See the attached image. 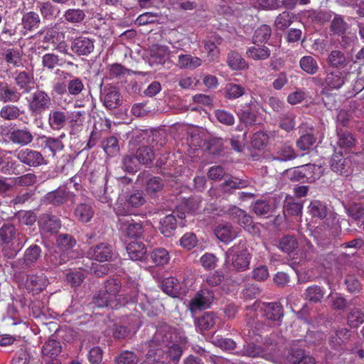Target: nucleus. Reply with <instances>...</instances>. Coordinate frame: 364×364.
Masks as SVG:
<instances>
[{
    "instance_id": "e433bc0d",
    "label": "nucleus",
    "mask_w": 364,
    "mask_h": 364,
    "mask_svg": "<svg viewBox=\"0 0 364 364\" xmlns=\"http://www.w3.org/2000/svg\"><path fill=\"white\" fill-rule=\"evenodd\" d=\"M1 252L3 256L9 259H14L23 247L21 239L8 243H1Z\"/></svg>"
},
{
    "instance_id": "37998d69",
    "label": "nucleus",
    "mask_w": 364,
    "mask_h": 364,
    "mask_svg": "<svg viewBox=\"0 0 364 364\" xmlns=\"http://www.w3.org/2000/svg\"><path fill=\"white\" fill-rule=\"evenodd\" d=\"M15 226L11 223H4L0 228V240L1 243H8L21 239Z\"/></svg>"
},
{
    "instance_id": "9b49d317",
    "label": "nucleus",
    "mask_w": 364,
    "mask_h": 364,
    "mask_svg": "<svg viewBox=\"0 0 364 364\" xmlns=\"http://www.w3.org/2000/svg\"><path fill=\"white\" fill-rule=\"evenodd\" d=\"M348 73L338 70H326L322 86L328 91L341 89L347 80Z\"/></svg>"
},
{
    "instance_id": "cd10ccee",
    "label": "nucleus",
    "mask_w": 364,
    "mask_h": 364,
    "mask_svg": "<svg viewBox=\"0 0 364 364\" xmlns=\"http://www.w3.org/2000/svg\"><path fill=\"white\" fill-rule=\"evenodd\" d=\"M24 114L25 110L14 103H6L0 109V117L4 121L21 119V116Z\"/></svg>"
},
{
    "instance_id": "4d7b16f0",
    "label": "nucleus",
    "mask_w": 364,
    "mask_h": 364,
    "mask_svg": "<svg viewBox=\"0 0 364 364\" xmlns=\"http://www.w3.org/2000/svg\"><path fill=\"white\" fill-rule=\"evenodd\" d=\"M271 34V28L267 25H262L255 31L252 36V43L255 45L265 43L270 38Z\"/></svg>"
},
{
    "instance_id": "c756f323",
    "label": "nucleus",
    "mask_w": 364,
    "mask_h": 364,
    "mask_svg": "<svg viewBox=\"0 0 364 364\" xmlns=\"http://www.w3.org/2000/svg\"><path fill=\"white\" fill-rule=\"evenodd\" d=\"M113 255L112 246L108 243L97 245L92 251V259L100 262L111 260Z\"/></svg>"
},
{
    "instance_id": "69168bd1",
    "label": "nucleus",
    "mask_w": 364,
    "mask_h": 364,
    "mask_svg": "<svg viewBox=\"0 0 364 364\" xmlns=\"http://www.w3.org/2000/svg\"><path fill=\"white\" fill-rule=\"evenodd\" d=\"M139 361L138 355L131 350H123L114 358L116 364H137Z\"/></svg>"
},
{
    "instance_id": "ea45409f",
    "label": "nucleus",
    "mask_w": 364,
    "mask_h": 364,
    "mask_svg": "<svg viewBox=\"0 0 364 364\" xmlns=\"http://www.w3.org/2000/svg\"><path fill=\"white\" fill-rule=\"evenodd\" d=\"M202 65V60L196 56L189 54H181L178 55L177 65L181 69L193 70Z\"/></svg>"
},
{
    "instance_id": "0e129e2a",
    "label": "nucleus",
    "mask_w": 364,
    "mask_h": 364,
    "mask_svg": "<svg viewBox=\"0 0 364 364\" xmlns=\"http://www.w3.org/2000/svg\"><path fill=\"white\" fill-rule=\"evenodd\" d=\"M346 213L355 221H359L364 218V203H353L346 207Z\"/></svg>"
},
{
    "instance_id": "f8f14e48",
    "label": "nucleus",
    "mask_w": 364,
    "mask_h": 364,
    "mask_svg": "<svg viewBox=\"0 0 364 364\" xmlns=\"http://www.w3.org/2000/svg\"><path fill=\"white\" fill-rule=\"evenodd\" d=\"M75 194L67 190L65 187H59L57 189L47 193L44 198V202L55 206H60L68 201L75 203Z\"/></svg>"
},
{
    "instance_id": "3c124183",
    "label": "nucleus",
    "mask_w": 364,
    "mask_h": 364,
    "mask_svg": "<svg viewBox=\"0 0 364 364\" xmlns=\"http://www.w3.org/2000/svg\"><path fill=\"white\" fill-rule=\"evenodd\" d=\"M325 294V290L318 285L309 287L304 292L305 299L311 303L321 302Z\"/></svg>"
},
{
    "instance_id": "5701e85b",
    "label": "nucleus",
    "mask_w": 364,
    "mask_h": 364,
    "mask_svg": "<svg viewBox=\"0 0 364 364\" xmlns=\"http://www.w3.org/2000/svg\"><path fill=\"white\" fill-rule=\"evenodd\" d=\"M126 249L132 260L147 262L149 255H147L146 247L143 242L138 241L130 242Z\"/></svg>"
},
{
    "instance_id": "39448f33",
    "label": "nucleus",
    "mask_w": 364,
    "mask_h": 364,
    "mask_svg": "<svg viewBox=\"0 0 364 364\" xmlns=\"http://www.w3.org/2000/svg\"><path fill=\"white\" fill-rule=\"evenodd\" d=\"M42 255V250L40 246L33 244L29 246L23 252L22 257L14 261L11 264L13 269L21 271H29L34 269Z\"/></svg>"
},
{
    "instance_id": "bf43d9fd",
    "label": "nucleus",
    "mask_w": 364,
    "mask_h": 364,
    "mask_svg": "<svg viewBox=\"0 0 364 364\" xmlns=\"http://www.w3.org/2000/svg\"><path fill=\"white\" fill-rule=\"evenodd\" d=\"M252 207V211L258 216H266L273 210L271 200H257Z\"/></svg>"
},
{
    "instance_id": "a18cd8bd",
    "label": "nucleus",
    "mask_w": 364,
    "mask_h": 364,
    "mask_svg": "<svg viewBox=\"0 0 364 364\" xmlns=\"http://www.w3.org/2000/svg\"><path fill=\"white\" fill-rule=\"evenodd\" d=\"M66 120L65 113L60 110H52L48 116V124L53 130L62 129L65 126Z\"/></svg>"
},
{
    "instance_id": "b1692460",
    "label": "nucleus",
    "mask_w": 364,
    "mask_h": 364,
    "mask_svg": "<svg viewBox=\"0 0 364 364\" xmlns=\"http://www.w3.org/2000/svg\"><path fill=\"white\" fill-rule=\"evenodd\" d=\"M23 96V93L18 91L14 84L6 82L0 91V102L6 103H17Z\"/></svg>"
},
{
    "instance_id": "a878e982",
    "label": "nucleus",
    "mask_w": 364,
    "mask_h": 364,
    "mask_svg": "<svg viewBox=\"0 0 364 364\" xmlns=\"http://www.w3.org/2000/svg\"><path fill=\"white\" fill-rule=\"evenodd\" d=\"M330 22L329 34L331 36L343 35L350 29V25L342 15L334 13Z\"/></svg>"
},
{
    "instance_id": "393cba45",
    "label": "nucleus",
    "mask_w": 364,
    "mask_h": 364,
    "mask_svg": "<svg viewBox=\"0 0 364 364\" xmlns=\"http://www.w3.org/2000/svg\"><path fill=\"white\" fill-rule=\"evenodd\" d=\"M11 153V151L0 149V170L4 174H16L17 168L20 166L16 161L9 156Z\"/></svg>"
},
{
    "instance_id": "4468645a",
    "label": "nucleus",
    "mask_w": 364,
    "mask_h": 364,
    "mask_svg": "<svg viewBox=\"0 0 364 364\" xmlns=\"http://www.w3.org/2000/svg\"><path fill=\"white\" fill-rule=\"evenodd\" d=\"M14 85L18 91L23 93V95L30 93L35 85L33 73L26 70L16 71L14 77Z\"/></svg>"
},
{
    "instance_id": "13d9d810",
    "label": "nucleus",
    "mask_w": 364,
    "mask_h": 364,
    "mask_svg": "<svg viewBox=\"0 0 364 364\" xmlns=\"http://www.w3.org/2000/svg\"><path fill=\"white\" fill-rule=\"evenodd\" d=\"M61 352V346L60 342L54 339H50L45 342L42 347V353L43 355L54 358Z\"/></svg>"
},
{
    "instance_id": "603ef678",
    "label": "nucleus",
    "mask_w": 364,
    "mask_h": 364,
    "mask_svg": "<svg viewBox=\"0 0 364 364\" xmlns=\"http://www.w3.org/2000/svg\"><path fill=\"white\" fill-rule=\"evenodd\" d=\"M303 168L306 183L314 182L321 177L323 173L322 167L316 164H306L303 166Z\"/></svg>"
},
{
    "instance_id": "412c9836",
    "label": "nucleus",
    "mask_w": 364,
    "mask_h": 364,
    "mask_svg": "<svg viewBox=\"0 0 364 364\" xmlns=\"http://www.w3.org/2000/svg\"><path fill=\"white\" fill-rule=\"evenodd\" d=\"M297 154L291 145L285 143L276 147L271 153L269 159L272 161L286 162L296 159Z\"/></svg>"
},
{
    "instance_id": "aec40b11",
    "label": "nucleus",
    "mask_w": 364,
    "mask_h": 364,
    "mask_svg": "<svg viewBox=\"0 0 364 364\" xmlns=\"http://www.w3.org/2000/svg\"><path fill=\"white\" fill-rule=\"evenodd\" d=\"M287 360L291 364H316V359L301 348H291L287 353Z\"/></svg>"
},
{
    "instance_id": "774afa93",
    "label": "nucleus",
    "mask_w": 364,
    "mask_h": 364,
    "mask_svg": "<svg viewBox=\"0 0 364 364\" xmlns=\"http://www.w3.org/2000/svg\"><path fill=\"white\" fill-rule=\"evenodd\" d=\"M269 136L264 131L255 132L251 139V145L254 149L260 150L268 143Z\"/></svg>"
},
{
    "instance_id": "052dcab7",
    "label": "nucleus",
    "mask_w": 364,
    "mask_h": 364,
    "mask_svg": "<svg viewBox=\"0 0 364 364\" xmlns=\"http://www.w3.org/2000/svg\"><path fill=\"white\" fill-rule=\"evenodd\" d=\"M2 57L7 64L14 67H18L21 63V55L17 48L6 49L2 53Z\"/></svg>"
},
{
    "instance_id": "6e6d98bb",
    "label": "nucleus",
    "mask_w": 364,
    "mask_h": 364,
    "mask_svg": "<svg viewBox=\"0 0 364 364\" xmlns=\"http://www.w3.org/2000/svg\"><path fill=\"white\" fill-rule=\"evenodd\" d=\"M278 247L282 252L291 254L298 248V242L295 237L285 235L279 240Z\"/></svg>"
},
{
    "instance_id": "79ce46f5",
    "label": "nucleus",
    "mask_w": 364,
    "mask_h": 364,
    "mask_svg": "<svg viewBox=\"0 0 364 364\" xmlns=\"http://www.w3.org/2000/svg\"><path fill=\"white\" fill-rule=\"evenodd\" d=\"M247 55L248 58L255 60H264L267 59L271 55V50L266 46L255 45L250 47L247 50Z\"/></svg>"
},
{
    "instance_id": "58836bf2",
    "label": "nucleus",
    "mask_w": 364,
    "mask_h": 364,
    "mask_svg": "<svg viewBox=\"0 0 364 364\" xmlns=\"http://www.w3.org/2000/svg\"><path fill=\"white\" fill-rule=\"evenodd\" d=\"M313 236L317 245L323 249H331L334 246L333 239L327 235L326 231L321 226L316 228L313 232Z\"/></svg>"
},
{
    "instance_id": "72a5a7b5",
    "label": "nucleus",
    "mask_w": 364,
    "mask_h": 364,
    "mask_svg": "<svg viewBox=\"0 0 364 364\" xmlns=\"http://www.w3.org/2000/svg\"><path fill=\"white\" fill-rule=\"evenodd\" d=\"M246 92L247 88L244 85L235 82L227 83L224 88L225 97L230 100H236L243 96Z\"/></svg>"
},
{
    "instance_id": "f03ea898",
    "label": "nucleus",
    "mask_w": 364,
    "mask_h": 364,
    "mask_svg": "<svg viewBox=\"0 0 364 364\" xmlns=\"http://www.w3.org/2000/svg\"><path fill=\"white\" fill-rule=\"evenodd\" d=\"M262 302L257 300L252 305L246 306V328L243 330L244 334L255 341L258 342V338L261 337V333L264 331L267 326L257 318L256 311L259 309L262 312Z\"/></svg>"
},
{
    "instance_id": "8fccbe9b",
    "label": "nucleus",
    "mask_w": 364,
    "mask_h": 364,
    "mask_svg": "<svg viewBox=\"0 0 364 364\" xmlns=\"http://www.w3.org/2000/svg\"><path fill=\"white\" fill-rule=\"evenodd\" d=\"M152 262L156 266H164L170 260L168 252L164 247L154 249L149 255Z\"/></svg>"
},
{
    "instance_id": "423d86ee",
    "label": "nucleus",
    "mask_w": 364,
    "mask_h": 364,
    "mask_svg": "<svg viewBox=\"0 0 364 364\" xmlns=\"http://www.w3.org/2000/svg\"><path fill=\"white\" fill-rule=\"evenodd\" d=\"M15 156L20 163L29 168H38L48 164L41 151L28 147L17 149Z\"/></svg>"
},
{
    "instance_id": "4be33fe9",
    "label": "nucleus",
    "mask_w": 364,
    "mask_h": 364,
    "mask_svg": "<svg viewBox=\"0 0 364 364\" xmlns=\"http://www.w3.org/2000/svg\"><path fill=\"white\" fill-rule=\"evenodd\" d=\"M38 226L41 231L55 233L61 227L60 220L51 214H42L38 218Z\"/></svg>"
},
{
    "instance_id": "2f4dec72",
    "label": "nucleus",
    "mask_w": 364,
    "mask_h": 364,
    "mask_svg": "<svg viewBox=\"0 0 364 364\" xmlns=\"http://www.w3.org/2000/svg\"><path fill=\"white\" fill-rule=\"evenodd\" d=\"M173 212L166 215L160 220L159 229L165 237L171 236L177 227V220Z\"/></svg>"
},
{
    "instance_id": "c9c22d12",
    "label": "nucleus",
    "mask_w": 364,
    "mask_h": 364,
    "mask_svg": "<svg viewBox=\"0 0 364 364\" xmlns=\"http://www.w3.org/2000/svg\"><path fill=\"white\" fill-rule=\"evenodd\" d=\"M42 34L43 35V42L47 43V46L45 47L46 48H49V45L56 46L64 40L63 33L54 28L46 29L42 32Z\"/></svg>"
},
{
    "instance_id": "a211bd4d",
    "label": "nucleus",
    "mask_w": 364,
    "mask_h": 364,
    "mask_svg": "<svg viewBox=\"0 0 364 364\" xmlns=\"http://www.w3.org/2000/svg\"><path fill=\"white\" fill-rule=\"evenodd\" d=\"M220 318L213 311L205 312L195 320L196 331L200 333L214 329Z\"/></svg>"
},
{
    "instance_id": "f3484780",
    "label": "nucleus",
    "mask_w": 364,
    "mask_h": 364,
    "mask_svg": "<svg viewBox=\"0 0 364 364\" xmlns=\"http://www.w3.org/2000/svg\"><path fill=\"white\" fill-rule=\"evenodd\" d=\"M100 100L104 105L109 109H116L122 103V97L116 87H105L101 90Z\"/></svg>"
},
{
    "instance_id": "2eb2a0df",
    "label": "nucleus",
    "mask_w": 364,
    "mask_h": 364,
    "mask_svg": "<svg viewBox=\"0 0 364 364\" xmlns=\"http://www.w3.org/2000/svg\"><path fill=\"white\" fill-rule=\"evenodd\" d=\"M118 300L122 297L124 300L123 304L128 303H138L139 299H140L141 303H139V305L142 309H146L149 306V303L148 301L146 303L143 302L144 295H139L137 284L134 282H132L127 286H124L122 289V293L118 295Z\"/></svg>"
},
{
    "instance_id": "7ed1b4c3",
    "label": "nucleus",
    "mask_w": 364,
    "mask_h": 364,
    "mask_svg": "<svg viewBox=\"0 0 364 364\" xmlns=\"http://www.w3.org/2000/svg\"><path fill=\"white\" fill-rule=\"evenodd\" d=\"M226 262L231 263L232 268L237 272L249 269L251 256L248 252L246 243L240 241L225 252Z\"/></svg>"
},
{
    "instance_id": "0eeeda50",
    "label": "nucleus",
    "mask_w": 364,
    "mask_h": 364,
    "mask_svg": "<svg viewBox=\"0 0 364 364\" xmlns=\"http://www.w3.org/2000/svg\"><path fill=\"white\" fill-rule=\"evenodd\" d=\"M51 105L50 96L43 90H38L32 93L28 101V108L33 117L43 114Z\"/></svg>"
},
{
    "instance_id": "bb28decb",
    "label": "nucleus",
    "mask_w": 364,
    "mask_h": 364,
    "mask_svg": "<svg viewBox=\"0 0 364 364\" xmlns=\"http://www.w3.org/2000/svg\"><path fill=\"white\" fill-rule=\"evenodd\" d=\"M237 354L252 358L261 357L265 360L272 361V354L265 353L262 346H257L253 342L245 345L240 351L237 352Z\"/></svg>"
},
{
    "instance_id": "6ab92c4d",
    "label": "nucleus",
    "mask_w": 364,
    "mask_h": 364,
    "mask_svg": "<svg viewBox=\"0 0 364 364\" xmlns=\"http://www.w3.org/2000/svg\"><path fill=\"white\" fill-rule=\"evenodd\" d=\"M48 284L47 277L41 274H29L26 276L25 288L33 294H38L43 291Z\"/></svg>"
},
{
    "instance_id": "dca6fc26",
    "label": "nucleus",
    "mask_w": 364,
    "mask_h": 364,
    "mask_svg": "<svg viewBox=\"0 0 364 364\" xmlns=\"http://www.w3.org/2000/svg\"><path fill=\"white\" fill-rule=\"evenodd\" d=\"M213 291L208 288L200 289L190 302V310L193 312L198 309H207L214 299Z\"/></svg>"
},
{
    "instance_id": "c03bdc74",
    "label": "nucleus",
    "mask_w": 364,
    "mask_h": 364,
    "mask_svg": "<svg viewBox=\"0 0 364 364\" xmlns=\"http://www.w3.org/2000/svg\"><path fill=\"white\" fill-rule=\"evenodd\" d=\"M299 66L304 72L310 75L316 74L319 70L317 60L311 55H305L301 58Z\"/></svg>"
},
{
    "instance_id": "de8ad7c7",
    "label": "nucleus",
    "mask_w": 364,
    "mask_h": 364,
    "mask_svg": "<svg viewBox=\"0 0 364 364\" xmlns=\"http://www.w3.org/2000/svg\"><path fill=\"white\" fill-rule=\"evenodd\" d=\"M227 63L233 70H244L248 67L245 60L240 53L235 51H230L228 54Z\"/></svg>"
},
{
    "instance_id": "09e8293b",
    "label": "nucleus",
    "mask_w": 364,
    "mask_h": 364,
    "mask_svg": "<svg viewBox=\"0 0 364 364\" xmlns=\"http://www.w3.org/2000/svg\"><path fill=\"white\" fill-rule=\"evenodd\" d=\"M337 144L342 149H349L353 147L355 144L356 139L354 136L348 131L338 130L337 131Z\"/></svg>"
},
{
    "instance_id": "5fc2aeb1",
    "label": "nucleus",
    "mask_w": 364,
    "mask_h": 364,
    "mask_svg": "<svg viewBox=\"0 0 364 364\" xmlns=\"http://www.w3.org/2000/svg\"><path fill=\"white\" fill-rule=\"evenodd\" d=\"M309 212L313 218L321 220L327 216L328 208L324 203L315 200L309 205Z\"/></svg>"
},
{
    "instance_id": "20e7f679",
    "label": "nucleus",
    "mask_w": 364,
    "mask_h": 364,
    "mask_svg": "<svg viewBox=\"0 0 364 364\" xmlns=\"http://www.w3.org/2000/svg\"><path fill=\"white\" fill-rule=\"evenodd\" d=\"M105 291H100L94 298L92 303L97 307L110 306L113 307L112 302L118 299V293L122 289L121 281L118 278H109L105 283Z\"/></svg>"
},
{
    "instance_id": "f257e3e1",
    "label": "nucleus",
    "mask_w": 364,
    "mask_h": 364,
    "mask_svg": "<svg viewBox=\"0 0 364 364\" xmlns=\"http://www.w3.org/2000/svg\"><path fill=\"white\" fill-rule=\"evenodd\" d=\"M176 338L175 329L170 326L157 328L151 338L146 343V347L149 348V356L151 358L156 355L164 360L169 358L172 361H178L183 350L179 345L174 343Z\"/></svg>"
},
{
    "instance_id": "680f3d73",
    "label": "nucleus",
    "mask_w": 364,
    "mask_h": 364,
    "mask_svg": "<svg viewBox=\"0 0 364 364\" xmlns=\"http://www.w3.org/2000/svg\"><path fill=\"white\" fill-rule=\"evenodd\" d=\"M164 186V181L160 177L152 176L146 183V192L153 196L161 191Z\"/></svg>"
},
{
    "instance_id": "e2e57ef3",
    "label": "nucleus",
    "mask_w": 364,
    "mask_h": 364,
    "mask_svg": "<svg viewBox=\"0 0 364 364\" xmlns=\"http://www.w3.org/2000/svg\"><path fill=\"white\" fill-rule=\"evenodd\" d=\"M37 7L42 16L46 19H53L59 13L58 8L50 1L38 2Z\"/></svg>"
},
{
    "instance_id": "864d4df0",
    "label": "nucleus",
    "mask_w": 364,
    "mask_h": 364,
    "mask_svg": "<svg viewBox=\"0 0 364 364\" xmlns=\"http://www.w3.org/2000/svg\"><path fill=\"white\" fill-rule=\"evenodd\" d=\"M21 24L26 31H33L38 27L40 24V17L38 14L34 11L27 12L23 14L22 17Z\"/></svg>"
},
{
    "instance_id": "7c9ffc66",
    "label": "nucleus",
    "mask_w": 364,
    "mask_h": 364,
    "mask_svg": "<svg viewBox=\"0 0 364 364\" xmlns=\"http://www.w3.org/2000/svg\"><path fill=\"white\" fill-rule=\"evenodd\" d=\"M249 186V181L236 177H230L220 186V191L224 193L232 194L236 189H242Z\"/></svg>"
},
{
    "instance_id": "a19ab883",
    "label": "nucleus",
    "mask_w": 364,
    "mask_h": 364,
    "mask_svg": "<svg viewBox=\"0 0 364 364\" xmlns=\"http://www.w3.org/2000/svg\"><path fill=\"white\" fill-rule=\"evenodd\" d=\"M161 289L168 295L176 297L180 294L181 284L176 278L170 277L162 281Z\"/></svg>"
},
{
    "instance_id": "4c0bfd02",
    "label": "nucleus",
    "mask_w": 364,
    "mask_h": 364,
    "mask_svg": "<svg viewBox=\"0 0 364 364\" xmlns=\"http://www.w3.org/2000/svg\"><path fill=\"white\" fill-rule=\"evenodd\" d=\"M348 160L341 154L333 155L331 159V168L332 171L339 175L347 174L348 173Z\"/></svg>"
},
{
    "instance_id": "49530a36",
    "label": "nucleus",
    "mask_w": 364,
    "mask_h": 364,
    "mask_svg": "<svg viewBox=\"0 0 364 364\" xmlns=\"http://www.w3.org/2000/svg\"><path fill=\"white\" fill-rule=\"evenodd\" d=\"M71 49L79 55H88L91 52V40L85 37H79L73 42Z\"/></svg>"
},
{
    "instance_id": "6e6552de",
    "label": "nucleus",
    "mask_w": 364,
    "mask_h": 364,
    "mask_svg": "<svg viewBox=\"0 0 364 364\" xmlns=\"http://www.w3.org/2000/svg\"><path fill=\"white\" fill-rule=\"evenodd\" d=\"M6 136L9 142L20 147L29 145L34 139V136L29 128L18 127L16 124L9 129Z\"/></svg>"
},
{
    "instance_id": "473e14b6",
    "label": "nucleus",
    "mask_w": 364,
    "mask_h": 364,
    "mask_svg": "<svg viewBox=\"0 0 364 364\" xmlns=\"http://www.w3.org/2000/svg\"><path fill=\"white\" fill-rule=\"evenodd\" d=\"M169 50L167 46L154 45L150 49V60L152 63L163 65L168 58Z\"/></svg>"
},
{
    "instance_id": "9d476101",
    "label": "nucleus",
    "mask_w": 364,
    "mask_h": 364,
    "mask_svg": "<svg viewBox=\"0 0 364 364\" xmlns=\"http://www.w3.org/2000/svg\"><path fill=\"white\" fill-rule=\"evenodd\" d=\"M262 316L274 326H280L284 317V309L279 302H262Z\"/></svg>"
},
{
    "instance_id": "1a4fd4ad",
    "label": "nucleus",
    "mask_w": 364,
    "mask_h": 364,
    "mask_svg": "<svg viewBox=\"0 0 364 364\" xmlns=\"http://www.w3.org/2000/svg\"><path fill=\"white\" fill-rule=\"evenodd\" d=\"M119 230L124 235L130 238L141 237L144 227L142 222L133 219L130 215H124L119 218Z\"/></svg>"
},
{
    "instance_id": "c85d7f7f",
    "label": "nucleus",
    "mask_w": 364,
    "mask_h": 364,
    "mask_svg": "<svg viewBox=\"0 0 364 364\" xmlns=\"http://www.w3.org/2000/svg\"><path fill=\"white\" fill-rule=\"evenodd\" d=\"M64 136V134H61L58 138L42 135L38 138V140L41 141V146L44 149H48L54 156L58 151L63 149L64 145L61 139Z\"/></svg>"
},
{
    "instance_id": "f704fd0d",
    "label": "nucleus",
    "mask_w": 364,
    "mask_h": 364,
    "mask_svg": "<svg viewBox=\"0 0 364 364\" xmlns=\"http://www.w3.org/2000/svg\"><path fill=\"white\" fill-rule=\"evenodd\" d=\"M214 234L218 240L225 243L231 242L236 237L232 226L229 223L218 225L214 230Z\"/></svg>"
},
{
    "instance_id": "ddd939ff",
    "label": "nucleus",
    "mask_w": 364,
    "mask_h": 364,
    "mask_svg": "<svg viewBox=\"0 0 364 364\" xmlns=\"http://www.w3.org/2000/svg\"><path fill=\"white\" fill-rule=\"evenodd\" d=\"M352 60L350 55L340 49H333L327 55L326 62L328 66L335 70L346 69Z\"/></svg>"
},
{
    "instance_id": "338daca9",
    "label": "nucleus",
    "mask_w": 364,
    "mask_h": 364,
    "mask_svg": "<svg viewBox=\"0 0 364 364\" xmlns=\"http://www.w3.org/2000/svg\"><path fill=\"white\" fill-rule=\"evenodd\" d=\"M344 284L347 291L351 294L360 293L363 289V284L354 274H348L345 278Z\"/></svg>"
}]
</instances>
